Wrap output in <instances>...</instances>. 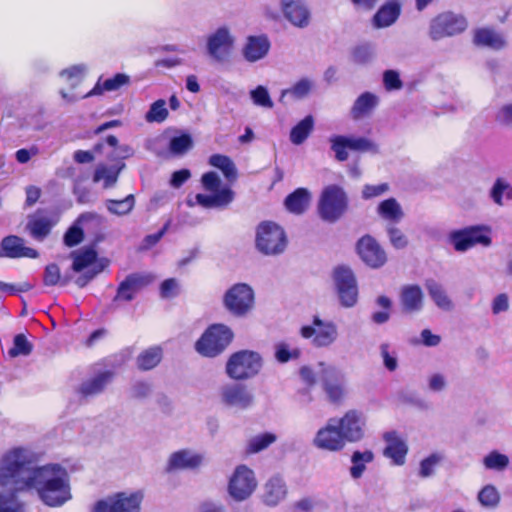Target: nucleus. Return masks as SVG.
Wrapping results in <instances>:
<instances>
[{
	"label": "nucleus",
	"mask_w": 512,
	"mask_h": 512,
	"mask_svg": "<svg viewBox=\"0 0 512 512\" xmlns=\"http://www.w3.org/2000/svg\"><path fill=\"white\" fill-rule=\"evenodd\" d=\"M0 485L13 492L0 494V512H24V503L15 492L35 490L49 507H59L71 499L68 472L59 464L37 466V457L23 447H15L0 460Z\"/></svg>",
	"instance_id": "1"
},
{
	"label": "nucleus",
	"mask_w": 512,
	"mask_h": 512,
	"mask_svg": "<svg viewBox=\"0 0 512 512\" xmlns=\"http://www.w3.org/2000/svg\"><path fill=\"white\" fill-rule=\"evenodd\" d=\"M203 188L210 194H197L196 200L199 205L206 209H224L234 199V192L231 188L221 187V180L215 172H207L202 178Z\"/></svg>",
	"instance_id": "2"
},
{
	"label": "nucleus",
	"mask_w": 512,
	"mask_h": 512,
	"mask_svg": "<svg viewBox=\"0 0 512 512\" xmlns=\"http://www.w3.org/2000/svg\"><path fill=\"white\" fill-rule=\"evenodd\" d=\"M263 365L258 352L239 350L232 353L226 362V373L234 380H246L256 376Z\"/></svg>",
	"instance_id": "3"
},
{
	"label": "nucleus",
	"mask_w": 512,
	"mask_h": 512,
	"mask_svg": "<svg viewBox=\"0 0 512 512\" xmlns=\"http://www.w3.org/2000/svg\"><path fill=\"white\" fill-rule=\"evenodd\" d=\"M234 338L232 330L223 324L209 326L195 343V349L205 357H216L230 345Z\"/></svg>",
	"instance_id": "4"
},
{
	"label": "nucleus",
	"mask_w": 512,
	"mask_h": 512,
	"mask_svg": "<svg viewBox=\"0 0 512 512\" xmlns=\"http://www.w3.org/2000/svg\"><path fill=\"white\" fill-rule=\"evenodd\" d=\"M348 209V197L344 189L336 184L326 186L319 198L318 212L328 222H336Z\"/></svg>",
	"instance_id": "5"
},
{
	"label": "nucleus",
	"mask_w": 512,
	"mask_h": 512,
	"mask_svg": "<svg viewBox=\"0 0 512 512\" xmlns=\"http://www.w3.org/2000/svg\"><path fill=\"white\" fill-rule=\"evenodd\" d=\"M287 237L281 226L272 221L261 222L256 231V247L265 255H278L284 252Z\"/></svg>",
	"instance_id": "6"
},
{
	"label": "nucleus",
	"mask_w": 512,
	"mask_h": 512,
	"mask_svg": "<svg viewBox=\"0 0 512 512\" xmlns=\"http://www.w3.org/2000/svg\"><path fill=\"white\" fill-rule=\"evenodd\" d=\"M467 19L462 14L445 11L433 17L430 21L429 36L433 40L452 37L467 29Z\"/></svg>",
	"instance_id": "7"
},
{
	"label": "nucleus",
	"mask_w": 512,
	"mask_h": 512,
	"mask_svg": "<svg viewBox=\"0 0 512 512\" xmlns=\"http://www.w3.org/2000/svg\"><path fill=\"white\" fill-rule=\"evenodd\" d=\"M144 495L141 491L118 492L94 504L93 512H140Z\"/></svg>",
	"instance_id": "8"
},
{
	"label": "nucleus",
	"mask_w": 512,
	"mask_h": 512,
	"mask_svg": "<svg viewBox=\"0 0 512 512\" xmlns=\"http://www.w3.org/2000/svg\"><path fill=\"white\" fill-rule=\"evenodd\" d=\"M449 241L458 252H465L478 244L487 247L492 243L490 229L480 225L452 231Z\"/></svg>",
	"instance_id": "9"
},
{
	"label": "nucleus",
	"mask_w": 512,
	"mask_h": 512,
	"mask_svg": "<svg viewBox=\"0 0 512 512\" xmlns=\"http://www.w3.org/2000/svg\"><path fill=\"white\" fill-rule=\"evenodd\" d=\"M127 149L119 146L118 139L114 135H109L94 145L92 151L77 150L74 152L73 159L79 164L91 163L95 154L104 155L107 160L114 162L116 159H124Z\"/></svg>",
	"instance_id": "10"
},
{
	"label": "nucleus",
	"mask_w": 512,
	"mask_h": 512,
	"mask_svg": "<svg viewBox=\"0 0 512 512\" xmlns=\"http://www.w3.org/2000/svg\"><path fill=\"white\" fill-rule=\"evenodd\" d=\"M257 487V480L252 469L238 465L228 482V492L236 501L249 498Z\"/></svg>",
	"instance_id": "11"
},
{
	"label": "nucleus",
	"mask_w": 512,
	"mask_h": 512,
	"mask_svg": "<svg viewBox=\"0 0 512 512\" xmlns=\"http://www.w3.org/2000/svg\"><path fill=\"white\" fill-rule=\"evenodd\" d=\"M333 278L341 305L353 307L358 300V286L353 271L346 266H338L334 269Z\"/></svg>",
	"instance_id": "12"
},
{
	"label": "nucleus",
	"mask_w": 512,
	"mask_h": 512,
	"mask_svg": "<svg viewBox=\"0 0 512 512\" xmlns=\"http://www.w3.org/2000/svg\"><path fill=\"white\" fill-rule=\"evenodd\" d=\"M104 219L95 212H85L81 214L76 224L72 225L65 232L63 241L67 247H75L84 240V230L90 232L92 230H100L103 226Z\"/></svg>",
	"instance_id": "13"
},
{
	"label": "nucleus",
	"mask_w": 512,
	"mask_h": 512,
	"mask_svg": "<svg viewBox=\"0 0 512 512\" xmlns=\"http://www.w3.org/2000/svg\"><path fill=\"white\" fill-rule=\"evenodd\" d=\"M58 222L59 217L56 213L39 208L28 216L26 230L34 240L41 242L51 234Z\"/></svg>",
	"instance_id": "14"
},
{
	"label": "nucleus",
	"mask_w": 512,
	"mask_h": 512,
	"mask_svg": "<svg viewBox=\"0 0 512 512\" xmlns=\"http://www.w3.org/2000/svg\"><path fill=\"white\" fill-rule=\"evenodd\" d=\"M224 304L232 314L244 316L253 307L254 292L247 284H235L225 293Z\"/></svg>",
	"instance_id": "15"
},
{
	"label": "nucleus",
	"mask_w": 512,
	"mask_h": 512,
	"mask_svg": "<svg viewBox=\"0 0 512 512\" xmlns=\"http://www.w3.org/2000/svg\"><path fill=\"white\" fill-rule=\"evenodd\" d=\"M300 335L305 339H311L315 347H327L336 340L337 328L334 323L322 321L315 316L312 325L300 329Z\"/></svg>",
	"instance_id": "16"
},
{
	"label": "nucleus",
	"mask_w": 512,
	"mask_h": 512,
	"mask_svg": "<svg viewBox=\"0 0 512 512\" xmlns=\"http://www.w3.org/2000/svg\"><path fill=\"white\" fill-rule=\"evenodd\" d=\"M346 443L347 441L337 425L336 418H330L326 425L317 431L313 439L315 447L330 452L341 451Z\"/></svg>",
	"instance_id": "17"
},
{
	"label": "nucleus",
	"mask_w": 512,
	"mask_h": 512,
	"mask_svg": "<svg viewBox=\"0 0 512 512\" xmlns=\"http://www.w3.org/2000/svg\"><path fill=\"white\" fill-rule=\"evenodd\" d=\"M356 252L360 259L371 268H380L387 261L385 250L371 235L362 236L356 243Z\"/></svg>",
	"instance_id": "18"
},
{
	"label": "nucleus",
	"mask_w": 512,
	"mask_h": 512,
	"mask_svg": "<svg viewBox=\"0 0 512 512\" xmlns=\"http://www.w3.org/2000/svg\"><path fill=\"white\" fill-rule=\"evenodd\" d=\"M347 442H358L365 434L366 419L362 411L350 409L341 418H336Z\"/></svg>",
	"instance_id": "19"
},
{
	"label": "nucleus",
	"mask_w": 512,
	"mask_h": 512,
	"mask_svg": "<svg viewBox=\"0 0 512 512\" xmlns=\"http://www.w3.org/2000/svg\"><path fill=\"white\" fill-rule=\"evenodd\" d=\"M321 385L330 403L341 405L344 402L346 387L342 376L335 369H326L322 372Z\"/></svg>",
	"instance_id": "20"
},
{
	"label": "nucleus",
	"mask_w": 512,
	"mask_h": 512,
	"mask_svg": "<svg viewBox=\"0 0 512 512\" xmlns=\"http://www.w3.org/2000/svg\"><path fill=\"white\" fill-rule=\"evenodd\" d=\"M233 43L234 40L229 30L221 27L209 36L207 42L208 53L219 62L225 61L231 53Z\"/></svg>",
	"instance_id": "21"
},
{
	"label": "nucleus",
	"mask_w": 512,
	"mask_h": 512,
	"mask_svg": "<svg viewBox=\"0 0 512 512\" xmlns=\"http://www.w3.org/2000/svg\"><path fill=\"white\" fill-rule=\"evenodd\" d=\"M150 278L138 273H132L119 284L114 302L126 301L130 302L134 299L137 292L150 283Z\"/></svg>",
	"instance_id": "22"
},
{
	"label": "nucleus",
	"mask_w": 512,
	"mask_h": 512,
	"mask_svg": "<svg viewBox=\"0 0 512 512\" xmlns=\"http://www.w3.org/2000/svg\"><path fill=\"white\" fill-rule=\"evenodd\" d=\"M1 249L3 253L0 256L8 258H31L35 259L39 256L36 249L24 246V240L16 235H10L1 241Z\"/></svg>",
	"instance_id": "23"
},
{
	"label": "nucleus",
	"mask_w": 512,
	"mask_h": 512,
	"mask_svg": "<svg viewBox=\"0 0 512 512\" xmlns=\"http://www.w3.org/2000/svg\"><path fill=\"white\" fill-rule=\"evenodd\" d=\"M383 438L387 444L383 451L384 456L391 459L394 465H403L408 452L406 443L395 431L386 432Z\"/></svg>",
	"instance_id": "24"
},
{
	"label": "nucleus",
	"mask_w": 512,
	"mask_h": 512,
	"mask_svg": "<svg viewBox=\"0 0 512 512\" xmlns=\"http://www.w3.org/2000/svg\"><path fill=\"white\" fill-rule=\"evenodd\" d=\"M282 11L286 19L297 27H305L310 20L307 7L300 0H282Z\"/></svg>",
	"instance_id": "25"
},
{
	"label": "nucleus",
	"mask_w": 512,
	"mask_h": 512,
	"mask_svg": "<svg viewBox=\"0 0 512 512\" xmlns=\"http://www.w3.org/2000/svg\"><path fill=\"white\" fill-rule=\"evenodd\" d=\"M114 373L106 370L99 372L95 376L83 381L78 388V393L83 398L92 397L102 393L107 385L113 380Z\"/></svg>",
	"instance_id": "26"
},
{
	"label": "nucleus",
	"mask_w": 512,
	"mask_h": 512,
	"mask_svg": "<svg viewBox=\"0 0 512 512\" xmlns=\"http://www.w3.org/2000/svg\"><path fill=\"white\" fill-rule=\"evenodd\" d=\"M401 14V4L397 0H390L383 4L372 18L375 28L389 27L396 22Z\"/></svg>",
	"instance_id": "27"
},
{
	"label": "nucleus",
	"mask_w": 512,
	"mask_h": 512,
	"mask_svg": "<svg viewBox=\"0 0 512 512\" xmlns=\"http://www.w3.org/2000/svg\"><path fill=\"white\" fill-rule=\"evenodd\" d=\"M287 495V486L279 475L271 477L264 486L263 501L268 506H276Z\"/></svg>",
	"instance_id": "28"
},
{
	"label": "nucleus",
	"mask_w": 512,
	"mask_h": 512,
	"mask_svg": "<svg viewBox=\"0 0 512 512\" xmlns=\"http://www.w3.org/2000/svg\"><path fill=\"white\" fill-rule=\"evenodd\" d=\"M270 49V42L265 35L249 36L243 48V55L249 62H255L265 57Z\"/></svg>",
	"instance_id": "29"
},
{
	"label": "nucleus",
	"mask_w": 512,
	"mask_h": 512,
	"mask_svg": "<svg viewBox=\"0 0 512 512\" xmlns=\"http://www.w3.org/2000/svg\"><path fill=\"white\" fill-rule=\"evenodd\" d=\"M122 160L123 159L114 160L116 163L110 167H107L105 164L98 165L93 174V182L98 183L103 180V187L105 189L113 187L118 180L121 170L125 166Z\"/></svg>",
	"instance_id": "30"
},
{
	"label": "nucleus",
	"mask_w": 512,
	"mask_h": 512,
	"mask_svg": "<svg viewBox=\"0 0 512 512\" xmlns=\"http://www.w3.org/2000/svg\"><path fill=\"white\" fill-rule=\"evenodd\" d=\"M223 400L226 404L247 408L252 404L253 397L243 385H231L223 389Z\"/></svg>",
	"instance_id": "31"
},
{
	"label": "nucleus",
	"mask_w": 512,
	"mask_h": 512,
	"mask_svg": "<svg viewBox=\"0 0 512 512\" xmlns=\"http://www.w3.org/2000/svg\"><path fill=\"white\" fill-rule=\"evenodd\" d=\"M378 97L371 92L362 93L351 107L350 114L354 120H360L370 116L378 105Z\"/></svg>",
	"instance_id": "32"
},
{
	"label": "nucleus",
	"mask_w": 512,
	"mask_h": 512,
	"mask_svg": "<svg viewBox=\"0 0 512 512\" xmlns=\"http://www.w3.org/2000/svg\"><path fill=\"white\" fill-rule=\"evenodd\" d=\"M400 302L406 312H416L422 308L423 292L418 285H407L401 290Z\"/></svg>",
	"instance_id": "33"
},
{
	"label": "nucleus",
	"mask_w": 512,
	"mask_h": 512,
	"mask_svg": "<svg viewBox=\"0 0 512 512\" xmlns=\"http://www.w3.org/2000/svg\"><path fill=\"white\" fill-rule=\"evenodd\" d=\"M70 258L72 259L71 269L80 273L97 262L98 252L94 247L88 246L72 251Z\"/></svg>",
	"instance_id": "34"
},
{
	"label": "nucleus",
	"mask_w": 512,
	"mask_h": 512,
	"mask_svg": "<svg viewBox=\"0 0 512 512\" xmlns=\"http://www.w3.org/2000/svg\"><path fill=\"white\" fill-rule=\"evenodd\" d=\"M311 200V195L306 188H297L290 193L284 201L285 208L293 214L304 213Z\"/></svg>",
	"instance_id": "35"
},
{
	"label": "nucleus",
	"mask_w": 512,
	"mask_h": 512,
	"mask_svg": "<svg viewBox=\"0 0 512 512\" xmlns=\"http://www.w3.org/2000/svg\"><path fill=\"white\" fill-rule=\"evenodd\" d=\"M163 359V349L159 345L151 346L139 353L136 358L137 368L149 371L157 367Z\"/></svg>",
	"instance_id": "36"
},
{
	"label": "nucleus",
	"mask_w": 512,
	"mask_h": 512,
	"mask_svg": "<svg viewBox=\"0 0 512 512\" xmlns=\"http://www.w3.org/2000/svg\"><path fill=\"white\" fill-rule=\"evenodd\" d=\"M130 84V77L124 73H117L113 77L102 81L100 78L93 89L86 96L101 95L105 91H117Z\"/></svg>",
	"instance_id": "37"
},
{
	"label": "nucleus",
	"mask_w": 512,
	"mask_h": 512,
	"mask_svg": "<svg viewBox=\"0 0 512 512\" xmlns=\"http://www.w3.org/2000/svg\"><path fill=\"white\" fill-rule=\"evenodd\" d=\"M378 215L390 224L399 223L404 217V212L395 198L381 201L377 207Z\"/></svg>",
	"instance_id": "38"
},
{
	"label": "nucleus",
	"mask_w": 512,
	"mask_h": 512,
	"mask_svg": "<svg viewBox=\"0 0 512 512\" xmlns=\"http://www.w3.org/2000/svg\"><path fill=\"white\" fill-rule=\"evenodd\" d=\"M425 287L434 303L442 310L449 311L453 308V302L448 297L444 287L434 279H427Z\"/></svg>",
	"instance_id": "39"
},
{
	"label": "nucleus",
	"mask_w": 512,
	"mask_h": 512,
	"mask_svg": "<svg viewBox=\"0 0 512 512\" xmlns=\"http://www.w3.org/2000/svg\"><path fill=\"white\" fill-rule=\"evenodd\" d=\"M474 43L478 46H486L496 50L505 46V40L500 34L490 28H479L474 33Z\"/></svg>",
	"instance_id": "40"
},
{
	"label": "nucleus",
	"mask_w": 512,
	"mask_h": 512,
	"mask_svg": "<svg viewBox=\"0 0 512 512\" xmlns=\"http://www.w3.org/2000/svg\"><path fill=\"white\" fill-rule=\"evenodd\" d=\"M192 145V137L189 134H182L170 138L167 149L160 155L165 158L182 156Z\"/></svg>",
	"instance_id": "41"
},
{
	"label": "nucleus",
	"mask_w": 512,
	"mask_h": 512,
	"mask_svg": "<svg viewBox=\"0 0 512 512\" xmlns=\"http://www.w3.org/2000/svg\"><path fill=\"white\" fill-rule=\"evenodd\" d=\"M209 164L219 169L228 181L237 178V170L233 161L226 155L214 154L209 158Z\"/></svg>",
	"instance_id": "42"
},
{
	"label": "nucleus",
	"mask_w": 512,
	"mask_h": 512,
	"mask_svg": "<svg viewBox=\"0 0 512 512\" xmlns=\"http://www.w3.org/2000/svg\"><path fill=\"white\" fill-rule=\"evenodd\" d=\"M313 127V117L311 115L306 116L291 129L290 141L295 145L302 144L311 134Z\"/></svg>",
	"instance_id": "43"
},
{
	"label": "nucleus",
	"mask_w": 512,
	"mask_h": 512,
	"mask_svg": "<svg viewBox=\"0 0 512 512\" xmlns=\"http://www.w3.org/2000/svg\"><path fill=\"white\" fill-rule=\"evenodd\" d=\"M373 459H374V454L370 450H366L364 452L355 451L351 457V462H352V466L350 468L351 477L354 479L360 478L366 469L365 464L372 462Z\"/></svg>",
	"instance_id": "44"
},
{
	"label": "nucleus",
	"mask_w": 512,
	"mask_h": 512,
	"mask_svg": "<svg viewBox=\"0 0 512 512\" xmlns=\"http://www.w3.org/2000/svg\"><path fill=\"white\" fill-rule=\"evenodd\" d=\"M276 439V435L271 432L256 435L247 442L245 453L247 455L259 453L273 444Z\"/></svg>",
	"instance_id": "45"
},
{
	"label": "nucleus",
	"mask_w": 512,
	"mask_h": 512,
	"mask_svg": "<svg viewBox=\"0 0 512 512\" xmlns=\"http://www.w3.org/2000/svg\"><path fill=\"white\" fill-rule=\"evenodd\" d=\"M192 467V456L187 450L174 452L169 457L165 467L166 473H171Z\"/></svg>",
	"instance_id": "46"
},
{
	"label": "nucleus",
	"mask_w": 512,
	"mask_h": 512,
	"mask_svg": "<svg viewBox=\"0 0 512 512\" xmlns=\"http://www.w3.org/2000/svg\"><path fill=\"white\" fill-rule=\"evenodd\" d=\"M134 205L135 198L133 194H129L121 200L109 199L106 202L108 211L116 215L128 214L134 208Z\"/></svg>",
	"instance_id": "47"
},
{
	"label": "nucleus",
	"mask_w": 512,
	"mask_h": 512,
	"mask_svg": "<svg viewBox=\"0 0 512 512\" xmlns=\"http://www.w3.org/2000/svg\"><path fill=\"white\" fill-rule=\"evenodd\" d=\"M33 345L28 341L25 334H16L13 339V346L9 349L10 357H18L20 355L27 356L31 354Z\"/></svg>",
	"instance_id": "48"
},
{
	"label": "nucleus",
	"mask_w": 512,
	"mask_h": 512,
	"mask_svg": "<svg viewBox=\"0 0 512 512\" xmlns=\"http://www.w3.org/2000/svg\"><path fill=\"white\" fill-rule=\"evenodd\" d=\"M300 356L301 350L297 347L291 349L285 342H279L275 345V358L279 363L297 360Z\"/></svg>",
	"instance_id": "49"
},
{
	"label": "nucleus",
	"mask_w": 512,
	"mask_h": 512,
	"mask_svg": "<svg viewBox=\"0 0 512 512\" xmlns=\"http://www.w3.org/2000/svg\"><path fill=\"white\" fill-rule=\"evenodd\" d=\"M168 117V110L166 108V102L163 99L155 101L149 111L146 113L145 119L147 122L161 123Z\"/></svg>",
	"instance_id": "50"
},
{
	"label": "nucleus",
	"mask_w": 512,
	"mask_h": 512,
	"mask_svg": "<svg viewBox=\"0 0 512 512\" xmlns=\"http://www.w3.org/2000/svg\"><path fill=\"white\" fill-rule=\"evenodd\" d=\"M43 283L45 286H63L67 284V280L61 277L59 266L55 263H51L45 267L43 274Z\"/></svg>",
	"instance_id": "51"
},
{
	"label": "nucleus",
	"mask_w": 512,
	"mask_h": 512,
	"mask_svg": "<svg viewBox=\"0 0 512 512\" xmlns=\"http://www.w3.org/2000/svg\"><path fill=\"white\" fill-rule=\"evenodd\" d=\"M478 501L485 507H495L500 501V495L492 485H486L478 493Z\"/></svg>",
	"instance_id": "52"
},
{
	"label": "nucleus",
	"mask_w": 512,
	"mask_h": 512,
	"mask_svg": "<svg viewBox=\"0 0 512 512\" xmlns=\"http://www.w3.org/2000/svg\"><path fill=\"white\" fill-rule=\"evenodd\" d=\"M331 149L335 152V158L340 161H346L348 159V152L347 149H349L347 144V137L345 136H334L331 138Z\"/></svg>",
	"instance_id": "53"
},
{
	"label": "nucleus",
	"mask_w": 512,
	"mask_h": 512,
	"mask_svg": "<svg viewBox=\"0 0 512 512\" xmlns=\"http://www.w3.org/2000/svg\"><path fill=\"white\" fill-rule=\"evenodd\" d=\"M509 464V459L506 455L501 454L497 451H493L489 453L484 458V465L488 469H497L502 470L506 468Z\"/></svg>",
	"instance_id": "54"
},
{
	"label": "nucleus",
	"mask_w": 512,
	"mask_h": 512,
	"mask_svg": "<svg viewBox=\"0 0 512 512\" xmlns=\"http://www.w3.org/2000/svg\"><path fill=\"white\" fill-rule=\"evenodd\" d=\"M377 303L379 306H381L384 310L383 311H377L372 314V320L376 324H383L389 320L390 313L389 310L391 308V300L386 296H379L377 298Z\"/></svg>",
	"instance_id": "55"
},
{
	"label": "nucleus",
	"mask_w": 512,
	"mask_h": 512,
	"mask_svg": "<svg viewBox=\"0 0 512 512\" xmlns=\"http://www.w3.org/2000/svg\"><path fill=\"white\" fill-rule=\"evenodd\" d=\"M347 144L350 150L353 151H359V152H368V151H377V146L370 141L369 139H366L364 137L359 138H348L347 137Z\"/></svg>",
	"instance_id": "56"
},
{
	"label": "nucleus",
	"mask_w": 512,
	"mask_h": 512,
	"mask_svg": "<svg viewBox=\"0 0 512 512\" xmlns=\"http://www.w3.org/2000/svg\"><path fill=\"white\" fill-rule=\"evenodd\" d=\"M251 98L255 105L262 106L265 108L273 107V101L271 100V97L267 89L263 86H257L254 90H252Z\"/></svg>",
	"instance_id": "57"
},
{
	"label": "nucleus",
	"mask_w": 512,
	"mask_h": 512,
	"mask_svg": "<svg viewBox=\"0 0 512 512\" xmlns=\"http://www.w3.org/2000/svg\"><path fill=\"white\" fill-rule=\"evenodd\" d=\"M503 192H506V196L509 199H512V187L505 184L500 178L496 180L492 191H491V197L494 200V202L498 205H502V195Z\"/></svg>",
	"instance_id": "58"
},
{
	"label": "nucleus",
	"mask_w": 512,
	"mask_h": 512,
	"mask_svg": "<svg viewBox=\"0 0 512 512\" xmlns=\"http://www.w3.org/2000/svg\"><path fill=\"white\" fill-rule=\"evenodd\" d=\"M387 232L389 235V239L393 247L396 249L405 248L408 244L407 237L405 234L397 227L390 225L387 228Z\"/></svg>",
	"instance_id": "59"
},
{
	"label": "nucleus",
	"mask_w": 512,
	"mask_h": 512,
	"mask_svg": "<svg viewBox=\"0 0 512 512\" xmlns=\"http://www.w3.org/2000/svg\"><path fill=\"white\" fill-rule=\"evenodd\" d=\"M311 90V82L307 79H301L296 82L291 88L287 89L285 93L291 94L297 99L304 98Z\"/></svg>",
	"instance_id": "60"
},
{
	"label": "nucleus",
	"mask_w": 512,
	"mask_h": 512,
	"mask_svg": "<svg viewBox=\"0 0 512 512\" xmlns=\"http://www.w3.org/2000/svg\"><path fill=\"white\" fill-rule=\"evenodd\" d=\"M383 82L385 89L388 91L399 90L403 86L399 73L395 70L385 71L383 75Z\"/></svg>",
	"instance_id": "61"
},
{
	"label": "nucleus",
	"mask_w": 512,
	"mask_h": 512,
	"mask_svg": "<svg viewBox=\"0 0 512 512\" xmlns=\"http://www.w3.org/2000/svg\"><path fill=\"white\" fill-rule=\"evenodd\" d=\"M441 457L437 454H432L423 459L420 463L419 474L421 477L426 478L432 475L435 466L440 462Z\"/></svg>",
	"instance_id": "62"
},
{
	"label": "nucleus",
	"mask_w": 512,
	"mask_h": 512,
	"mask_svg": "<svg viewBox=\"0 0 512 512\" xmlns=\"http://www.w3.org/2000/svg\"><path fill=\"white\" fill-rule=\"evenodd\" d=\"M388 189L389 186L387 183H381L377 185L366 184L362 189V198L368 200L378 197L387 192Z\"/></svg>",
	"instance_id": "63"
},
{
	"label": "nucleus",
	"mask_w": 512,
	"mask_h": 512,
	"mask_svg": "<svg viewBox=\"0 0 512 512\" xmlns=\"http://www.w3.org/2000/svg\"><path fill=\"white\" fill-rule=\"evenodd\" d=\"M178 294V284L174 278L164 280L160 286V295L162 298H173Z\"/></svg>",
	"instance_id": "64"
}]
</instances>
